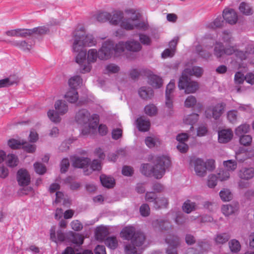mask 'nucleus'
<instances>
[{
    "mask_svg": "<svg viewBox=\"0 0 254 254\" xmlns=\"http://www.w3.org/2000/svg\"><path fill=\"white\" fill-rule=\"evenodd\" d=\"M142 49L140 43L134 40H128L126 42V49L132 52H138Z\"/></svg>",
    "mask_w": 254,
    "mask_h": 254,
    "instance_id": "obj_23",
    "label": "nucleus"
},
{
    "mask_svg": "<svg viewBox=\"0 0 254 254\" xmlns=\"http://www.w3.org/2000/svg\"><path fill=\"white\" fill-rule=\"evenodd\" d=\"M152 224L154 227L161 231H168L172 227L171 223L167 220L156 219L153 221Z\"/></svg>",
    "mask_w": 254,
    "mask_h": 254,
    "instance_id": "obj_18",
    "label": "nucleus"
},
{
    "mask_svg": "<svg viewBox=\"0 0 254 254\" xmlns=\"http://www.w3.org/2000/svg\"><path fill=\"white\" fill-rule=\"evenodd\" d=\"M223 19L229 24H235L238 21L237 14L233 9L225 8L223 10Z\"/></svg>",
    "mask_w": 254,
    "mask_h": 254,
    "instance_id": "obj_14",
    "label": "nucleus"
},
{
    "mask_svg": "<svg viewBox=\"0 0 254 254\" xmlns=\"http://www.w3.org/2000/svg\"><path fill=\"white\" fill-rule=\"evenodd\" d=\"M195 52L200 57L205 60H208L211 56V54L200 45L196 46Z\"/></svg>",
    "mask_w": 254,
    "mask_h": 254,
    "instance_id": "obj_31",
    "label": "nucleus"
},
{
    "mask_svg": "<svg viewBox=\"0 0 254 254\" xmlns=\"http://www.w3.org/2000/svg\"><path fill=\"white\" fill-rule=\"evenodd\" d=\"M33 33L32 29H18V37L24 38L31 36Z\"/></svg>",
    "mask_w": 254,
    "mask_h": 254,
    "instance_id": "obj_60",
    "label": "nucleus"
},
{
    "mask_svg": "<svg viewBox=\"0 0 254 254\" xmlns=\"http://www.w3.org/2000/svg\"><path fill=\"white\" fill-rule=\"evenodd\" d=\"M57 238L56 236L55 230L51 229L50 230V238L52 241L57 243L58 241L63 242L65 240L66 237L65 234L62 230H58L57 232Z\"/></svg>",
    "mask_w": 254,
    "mask_h": 254,
    "instance_id": "obj_22",
    "label": "nucleus"
},
{
    "mask_svg": "<svg viewBox=\"0 0 254 254\" xmlns=\"http://www.w3.org/2000/svg\"><path fill=\"white\" fill-rule=\"evenodd\" d=\"M217 175L218 176H216L213 174L210 175L208 176L207 185L209 188H214L216 185V181L217 180L222 181V178L221 177L220 173H219Z\"/></svg>",
    "mask_w": 254,
    "mask_h": 254,
    "instance_id": "obj_35",
    "label": "nucleus"
},
{
    "mask_svg": "<svg viewBox=\"0 0 254 254\" xmlns=\"http://www.w3.org/2000/svg\"><path fill=\"white\" fill-rule=\"evenodd\" d=\"M113 49V45L111 41H106L102 47L97 52L96 49H92L88 51L87 54V63H85L86 59L84 62L79 64L80 72L85 73L89 72L91 69V63H94L96 61L97 57L102 60H106L109 59L111 55V51Z\"/></svg>",
    "mask_w": 254,
    "mask_h": 254,
    "instance_id": "obj_1",
    "label": "nucleus"
},
{
    "mask_svg": "<svg viewBox=\"0 0 254 254\" xmlns=\"http://www.w3.org/2000/svg\"><path fill=\"white\" fill-rule=\"evenodd\" d=\"M222 114V103H219L214 107L208 108L205 111V117L208 119L214 118L217 120Z\"/></svg>",
    "mask_w": 254,
    "mask_h": 254,
    "instance_id": "obj_9",
    "label": "nucleus"
},
{
    "mask_svg": "<svg viewBox=\"0 0 254 254\" xmlns=\"http://www.w3.org/2000/svg\"><path fill=\"white\" fill-rule=\"evenodd\" d=\"M140 214L144 217L148 216L150 214V208L146 203L142 204L139 208Z\"/></svg>",
    "mask_w": 254,
    "mask_h": 254,
    "instance_id": "obj_58",
    "label": "nucleus"
},
{
    "mask_svg": "<svg viewBox=\"0 0 254 254\" xmlns=\"http://www.w3.org/2000/svg\"><path fill=\"white\" fill-rule=\"evenodd\" d=\"M82 82V78L79 75L70 78L68 80V84L71 89H75Z\"/></svg>",
    "mask_w": 254,
    "mask_h": 254,
    "instance_id": "obj_40",
    "label": "nucleus"
},
{
    "mask_svg": "<svg viewBox=\"0 0 254 254\" xmlns=\"http://www.w3.org/2000/svg\"><path fill=\"white\" fill-rule=\"evenodd\" d=\"M123 18V13L121 12H116L113 14V15H111V18L109 21L111 24L117 25L120 23Z\"/></svg>",
    "mask_w": 254,
    "mask_h": 254,
    "instance_id": "obj_37",
    "label": "nucleus"
},
{
    "mask_svg": "<svg viewBox=\"0 0 254 254\" xmlns=\"http://www.w3.org/2000/svg\"><path fill=\"white\" fill-rule=\"evenodd\" d=\"M250 130V126L248 124H242L238 127L235 129V134L237 135H242V134L247 133Z\"/></svg>",
    "mask_w": 254,
    "mask_h": 254,
    "instance_id": "obj_44",
    "label": "nucleus"
},
{
    "mask_svg": "<svg viewBox=\"0 0 254 254\" xmlns=\"http://www.w3.org/2000/svg\"><path fill=\"white\" fill-rule=\"evenodd\" d=\"M175 87L174 80H171L167 85L166 89V106L169 109H172L173 108V101L172 93H173L174 89Z\"/></svg>",
    "mask_w": 254,
    "mask_h": 254,
    "instance_id": "obj_13",
    "label": "nucleus"
},
{
    "mask_svg": "<svg viewBox=\"0 0 254 254\" xmlns=\"http://www.w3.org/2000/svg\"><path fill=\"white\" fill-rule=\"evenodd\" d=\"M195 205L194 202H192L190 200L186 201L183 206V211L187 213H190L194 210Z\"/></svg>",
    "mask_w": 254,
    "mask_h": 254,
    "instance_id": "obj_48",
    "label": "nucleus"
},
{
    "mask_svg": "<svg viewBox=\"0 0 254 254\" xmlns=\"http://www.w3.org/2000/svg\"><path fill=\"white\" fill-rule=\"evenodd\" d=\"M229 247L231 251L233 253H237L241 249V245L239 242L235 239L232 240L229 242Z\"/></svg>",
    "mask_w": 254,
    "mask_h": 254,
    "instance_id": "obj_47",
    "label": "nucleus"
},
{
    "mask_svg": "<svg viewBox=\"0 0 254 254\" xmlns=\"http://www.w3.org/2000/svg\"><path fill=\"white\" fill-rule=\"evenodd\" d=\"M111 42L113 43L112 42ZM112 44L114 45L113 43ZM125 49H126V42L125 43L124 42H120L116 45L115 47L113 45V49L111 51V53L113 51H114L116 53H121L123 52Z\"/></svg>",
    "mask_w": 254,
    "mask_h": 254,
    "instance_id": "obj_54",
    "label": "nucleus"
},
{
    "mask_svg": "<svg viewBox=\"0 0 254 254\" xmlns=\"http://www.w3.org/2000/svg\"><path fill=\"white\" fill-rule=\"evenodd\" d=\"M138 35L139 41L142 45L149 46L151 44L152 40L149 36L141 33L139 34Z\"/></svg>",
    "mask_w": 254,
    "mask_h": 254,
    "instance_id": "obj_53",
    "label": "nucleus"
},
{
    "mask_svg": "<svg viewBox=\"0 0 254 254\" xmlns=\"http://www.w3.org/2000/svg\"><path fill=\"white\" fill-rule=\"evenodd\" d=\"M157 198V195L153 191H147L145 194V200L149 202H153V204L156 201Z\"/></svg>",
    "mask_w": 254,
    "mask_h": 254,
    "instance_id": "obj_57",
    "label": "nucleus"
},
{
    "mask_svg": "<svg viewBox=\"0 0 254 254\" xmlns=\"http://www.w3.org/2000/svg\"><path fill=\"white\" fill-rule=\"evenodd\" d=\"M65 98L70 103H75L78 98V92L75 89H70L64 96Z\"/></svg>",
    "mask_w": 254,
    "mask_h": 254,
    "instance_id": "obj_30",
    "label": "nucleus"
},
{
    "mask_svg": "<svg viewBox=\"0 0 254 254\" xmlns=\"http://www.w3.org/2000/svg\"><path fill=\"white\" fill-rule=\"evenodd\" d=\"M90 118V114L88 111L86 109L80 110L76 114L75 121L80 125H85L87 124Z\"/></svg>",
    "mask_w": 254,
    "mask_h": 254,
    "instance_id": "obj_16",
    "label": "nucleus"
},
{
    "mask_svg": "<svg viewBox=\"0 0 254 254\" xmlns=\"http://www.w3.org/2000/svg\"><path fill=\"white\" fill-rule=\"evenodd\" d=\"M193 164L194 171L198 176L204 177L206 175V167L202 159L197 158L194 160Z\"/></svg>",
    "mask_w": 254,
    "mask_h": 254,
    "instance_id": "obj_17",
    "label": "nucleus"
},
{
    "mask_svg": "<svg viewBox=\"0 0 254 254\" xmlns=\"http://www.w3.org/2000/svg\"><path fill=\"white\" fill-rule=\"evenodd\" d=\"M139 234L143 237V240L140 241L139 238L136 239V243L133 242V239L131 241V244L126 245L125 247V252L126 254H137L136 247L142 246L145 241V236L144 234L139 231Z\"/></svg>",
    "mask_w": 254,
    "mask_h": 254,
    "instance_id": "obj_8",
    "label": "nucleus"
},
{
    "mask_svg": "<svg viewBox=\"0 0 254 254\" xmlns=\"http://www.w3.org/2000/svg\"><path fill=\"white\" fill-rule=\"evenodd\" d=\"M145 113L149 116L155 115L157 112L156 107L153 104L147 105L144 108Z\"/></svg>",
    "mask_w": 254,
    "mask_h": 254,
    "instance_id": "obj_52",
    "label": "nucleus"
},
{
    "mask_svg": "<svg viewBox=\"0 0 254 254\" xmlns=\"http://www.w3.org/2000/svg\"><path fill=\"white\" fill-rule=\"evenodd\" d=\"M101 183L103 186L107 188H112L115 184L113 178L108 177L105 175H101L100 177Z\"/></svg>",
    "mask_w": 254,
    "mask_h": 254,
    "instance_id": "obj_26",
    "label": "nucleus"
},
{
    "mask_svg": "<svg viewBox=\"0 0 254 254\" xmlns=\"http://www.w3.org/2000/svg\"><path fill=\"white\" fill-rule=\"evenodd\" d=\"M67 239L69 240L73 244H76L77 245H81L83 244L84 238L79 234L70 232L68 236Z\"/></svg>",
    "mask_w": 254,
    "mask_h": 254,
    "instance_id": "obj_27",
    "label": "nucleus"
},
{
    "mask_svg": "<svg viewBox=\"0 0 254 254\" xmlns=\"http://www.w3.org/2000/svg\"><path fill=\"white\" fill-rule=\"evenodd\" d=\"M18 159L17 157L13 154H8L6 159V164L10 167H14L17 165Z\"/></svg>",
    "mask_w": 254,
    "mask_h": 254,
    "instance_id": "obj_38",
    "label": "nucleus"
},
{
    "mask_svg": "<svg viewBox=\"0 0 254 254\" xmlns=\"http://www.w3.org/2000/svg\"><path fill=\"white\" fill-rule=\"evenodd\" d=\"M214 54L217 58H221L222 56V44L221 43H216L214 49Z\"/></svg>",
    "mask_w": 254,
    "mask_h": 254,
    "instance_id": "obj_63",
    "label": "nucleus"
},
{
    "mask_svg": "<svg viewBox=\"0 0 254 254\" xmlns=\"http://www.w3.org/2000/svg\"><path fill=\"white\" fill-rule=\"evenodd\" d=\"M198 120V115L197 114H192L188 115L184 120V122L186 124L190 125V129L193 128L192 125L194 124Z\"/></svg>",
    "mask_w": 254,
    "mask_h": 254,
    "instance_id": "obj_42",
    "label": "nucleus"
},
{
    "mask_svg": "<svg viewBox=\"0 0 254 254\" xmlns=\"http://www.w3.org/2000/svg\"><path fill=\"white\" fill-rule=\"evenodd\" d=\"M203 72V69L202 67L194 66L192 68H186L182 74H185L187 76L194 75L196 77H200Z\"/></svg>",
    "mask_w": 254,
    "mask_h": 254,
    "instance_id": "obj_20",
    "label": "nucleus"
},
{
    "mask_svg": "<svg viewBox=\"0 0 254 254\" xmlns=\"http://www.w3.org/2000/svg\"><path fill=\"white\" fill-rule=\"evenodd\" d=\"M239 209V203L233 202L231 204L223 205V214L226 216L235 214Z\"/></svg>",
    "mask_w": 254,
    "mask_h": 254,
    "instance_id": "obj_19",
    "label": "nucleus"
},
{
    "mask_svg": "<svg viewBox=\"0 0 254 254\" xmlns=\"http://www.w3.org/2000/svg\"><path fill=\"white\" fill-rule=\"evenodd\" d=\"M121 237L126 240L133 239V242L136 243V239L139 238V240L143 241V237L139 234V231H136L133 226H127L124 228L121 232Z\"/></svg>",
    "mask_w": 254,
    "mask_h": 254,
    "instance_id": "obj_7",
    "label": "nucleus"
},
{
    "mask_svg": "<svg viewBox=\"0 0 254 254\" xmlns=\"http://www.w3.org/2000/svg\"><path fill=\"white\" fill-rule=\"evenodd\" d=\"M72 166L74 168L86 169L90 163V159L87 157L73 156L71 158Z\"/></svg>",
    "mask_w": 254,
    "mask_h": 254,
    "instance_id": "obj_10",
    "label": "nucleus"
},
{
    "mask_svg": "<svg viewBox=\"0 0 254 254\" xmlns=\"http://www.w3.org/2000/svg\"><path fill=\"white\" fill-rule=\"evenodd\" d=\"M18 82L19 79L17 77L10 76L0 80V88L8 87Z\"/></svg>",
    "mask_w": 254,
    "mask_h": 254,
    "instance_id": "obj_28",
    "label": "nucleus"
},
{
    "mask_svg": "<svg viewBox=\"0 0 254 254\" xmlns=\"http://www.w3.org/2000/svg\"><path fill=\"white\" fill-rule=\"evenodd\" d=\"M239 10L243 14L246 15L252 14V9L249 4L244 1L241 3L239 6Z\"/></svg>",
    "mask_w": 254,
    "mask_h": 254,
    "instance_id": "obj_41",
    "label": "nucleus"
},
{
    "mask_svg": "<svg viewBox=\"0 0 254 254\" xmlns=\"http://www.w3.org/2000/svg\"><path fill=\"white\" fill-rule=\"evenodd\" d=\"M196 103L195 97L192 95L189 96L185 100V106L187 108L193 107Z\"/></svg>",
    "mask_w": 254,
    "mask_h": 254,
    "instance_id": "obj_55",
    "label": "nucleus"
},
{
    "mask_svg": "<svg viewBox=\"0 0 254 254\" xmlns=\"http://www.w3.org/2000/svg\"><path fill=\"white\" fill-rule=\"evenodd\" d=\"M140 97L144 100H148L152 98L154 95V91L150 87H141L138 90Z\"/></svg>",
    "mask_w": 254,
    "mask_h": 254,
    "instance_id": "obj_21",
    "label": "nucleus"
},
{
    "mask_svg": "<svg viewBox=\"0 0 254 254\" xmlns=\"http://www.w3.org/2000/svg\"><path fill=\"white\" fill-rule=\"evenodd\" d=\"M34 168L36 173L43 175L47 171L46 166L41 163L36 162L34 164Z\"/></svg>",
    "mask_w": 254,
    "mask_h": 254,
    "instance_id": "obj_51",
    "label": "nucleus"
},
{
    "mask_svg": "<svg viewBox=\"0 0 254 254\" xmlns=\"http://www.w3.org/2000/svg\"><path fill=\"white\" fill-rule=\"evenodd\" d=\"M168 247L166 250V254H178L177 249L180 245V238L173 234H168L165 239Z\"/></svg>",
    "mask_w": 254,
    "mask_h": 254,
    "instance_id": "obj_6",
    "label": "nucleus"
},
{
    "mask_svg": "<svg viewBox=\"0 0 254 254\" xmlns=\"http://www.w3.org/2000/svg\"><path fill=\"white\" fill-rule=\"evenodd\" d=\"M233 137V132L231 129H223V143L230 141Z\"/></svg>",
    "mask_w": 254,
    "mask_h": 254,
    "instance_id": "obj_50",
    "label": "nucleus"
},
{
    "mask_svg": "<svg viewBox=\"0 0 254 254\" xmlns=\"http://www.w3.org/2000/svg\"><path fill=\"white\" fill-rule=\"evenodd\" d=\"M22 148L27 153H32L36 150V146L34 144H31L26 141H24V144L22 145Z\"/></svg>",
    "mask_w": 254,
    "mask_h": 254,
    "instance_id": "obj_56",
    "label": "nucleus"
},
{
    "mask_svg": "<svg viewBox=\"0 0 254 254\" xmlns=\"http://www.w3.org/2000/svg\"><path fill=\"white\" fill-rule=\"evenodd\" d=\"M239 136V142L241 145L248 146L251 144L252 137L250 135H242Z\"/></svg>",
    "mask_w": 254,
    "mask_h": 254,
    "instance_id": "obj_46",
    "label": "nucleus"
},
{
    "mask_svg": "<svg viewBox=\"0 0 254 254\" xmlns=\"http://www.w3.org/2000/svg\"><path fill=\"white\" fill-rule=\"evenodd\" d=\"M168 205V199L164 197L158 198L153 205V207L156 209H159L162 208H166Z\"/></svg>",
    "mask_w": 254,
    "mask_h": 254,
    "instance_id": "obj_36",
    "label": "nucleus"
},
{
    "mask_svg": "<svg viewBox=\"0 0 254 254\" xmlns=\"http://www.w3.org/2000/svg\"><path fill=\"white\" fill-rule=\"evenodd\" d=\"M23 144L24 141L23 140H19L13 138L8 140L7 142L8 145L12 149H20Z\"/></svg>",
    "mask_w": 254,
    "mask_h": 254,
    "instance_id": "obj_39",
    "label": "nucleus"
},
{
    "mask_svg": "<svg viewBox=\"0 0 254 254\" xmlns=\"http://www.w3.org/2000/svg\"><path fill=\"white\" fill-rule=\"evenodd\" d=\"M56 111L54 110H49L48 112V116L50 120L55 123H59L61 121L60 115H64L67 112L68 107L64 101L58 100L55 104Z\"/></svg>",
    "mask_w": 254,
    "mask_h": 254,
    "instance_id": "obj_4",
    "label": "nucleus"
},
{
    "mask_svg": "<svg viewBox=\"0 0 254 254\" xmlns=\"http://www.w3.org/2000/svg\"><path fill=\"white\" fill-rule=\"evenodd\" d=\"M32 31L33 34L43 35L49 32V29L46 26H41L33 28Z\"/></svg>",
    "mask_w": 254,
    "mask_h": 254,
    "instance_id": "obj_59",
    "label": "nucleus"
},
{
    "mask_svg": "<svg viewBox=\"0 0 254 254\" xmlns=\"http://www.w3.org/2000/svg\"><path fill=\"white\" fill-rule=\"evenodd\" d=\"M197 246L199 248L201 253L208 251L211 248L209 242L206 240H199L197 242Z\"/></svg>",
    "mask_w": 254,
    "mask_h": 254,
    "instance_id": "obj_43",
    "label": "nucleus"
},
{
    "mask_svg": "<svg viewBox=\"0 0 254 254\" xmlns=\"http://www.w3.org/2000/svg\"><path fill=\"white\" fill-rule=\"evenodd\" d=\"M148 82L150 85L156 88H160L163 84L162 79L154 74L149 76Z\"/></svg>",
    "mask_w": 254,
    "mask_h": 254,
    "instance_id": "obj_29",
    "label": "nucleus"
},
{
    "mask_svg": "<svg viewBox=\"0 0 254 254\" xmlns=\"http://www.w3.org/2000/svg\"><path fill=\"white\" fill-rule=\"evenodd\" d=\"M109 235L108 230L104 226L97 227L95 231V238L101 242L105 241L106 238Z\"/></svg>",
    "mask_w": 254,
    "mask_h": 254,
    "instance_id": "obj_24",
    "label": "nucleus"
},
{
    "mask_svg": "<svg viewBox=\"0 0 254 254\" xmlns=\"http://www.w3.org/2000/svg\"><path fill=\"white\" fill-rule=\"evenodd\" d=\"M170 165L171 160L169 157L158 156L156 158L153 166H150L148 163L143 164L140 168V172L145 176H152L156 179H159L162 178L166 170Z\"/></svg>",
    "mask_w": 254,
    "mask_h": 254,
    "instance_id": "obj_3",
    "label": "nucleus"
},
{
    "mask_svg": "<svg viewBox=\"0 0 254 254\" xmlns=\"http://www.w3.org/2000/svg\"><path fill=\"white\" fill-rule=\"evenodd\" d=\"M30 176L26 169H20L17 173V180L19 185L27 186L30 183Z\"/></svg>",
    "mask_w": 254,
    "mask_h": 254,
    "instance_id": "obj_11",
    "label": "nucleus"
},
{
    "mask_svg": "<svg viewBox=\"0 0 254 254\" xmlns=\"http://www.w3.org/2000/svg\"><path fill=\"white\" fill-rule=\"evenodd\" d=\"M134 170L132 167L129 166H124L122 168V173L125 176H131L133 174Z\"/></svg>",
    "mask_w": 254,
    "mask_h": 254,
    "instance_id": "obj_61",
    "label": "nucleus"
},
{
    "mask_svg": "<svg viewBox=\"0 0 254 254\" xmlns=\"http://www.w3.org/2000/svg\"><path fill=\"white\" fill-rule=\"evenodd\" d=\"M136 122L137 128L139 131H147L149 130L150 126L149 121L138 118Z\"/></svg>",
    "mask_w": 254,
    "mask_h": 254,
    "instance_id": "obj_32",
    "label": "nucleus"
},
{
    "mask_svg": "<svg viewBox=\"0 0 254 254\" xmlns=\"http://www.w3.org/2000/svg\"><path fill=\"white\" fill-rule=\"evenodd\" d=\"M239 176L242 179H251L254 177V168L252 167L242 168L239 172Z\"/></svg>",
    "mask_w": 254,
    "mask_h": 254,
    "instance_id": "obj_25",
    "label": "nucleus"
},
{
    "mask_svg": "<svg viewBox=\"0 0 254 254\" xmlns=\"http://www.w3.org/2000/svg\"><path fill=\"white\" fill-rule=\"evenodd\" d=\"M106 246L111 250H115L118 246V241L115 236L107 237L104 241Z\"/></svg>",
    "mask_w": 254,
    "mask_h": 254,
    "instance_id": "obj_33",
    "label": "nucleus"
},
{
    "mask_svg": "<svg viewBox=\"0 0 254 254\" xmlns=\"http://www.w3.org/2000/svg\"><path fill=\"white\" fill-rule=\"evenodd\" d=\"M111 17V14L107 12L99 13L96 16V20L100 22H105L109 21Z\"/></svg>",
    "mask_w": 254,
    "mask_h": 254,
    "instance_id": "obj_49",
    "label": "nucleus"
},
{
    "mask_svg": "<svg viewBox=\"0 0 254 254\" xmlns=\"http://www.w3.org/2000/svg\"><path fill=\"white\" fill-rule=\"evenodd\" d=\"M96 41L91 35H85L82 30L75 32L72 49L74 52H78L75 58V62L80 64L85 60L86 51L83 49L85 47H90L95 44Z\"/></svg>",
    "mask_w": 254,
    "mask_h": 254,
    "instance_id": "obj_2",
    "label": "nucleus"
},
{
    "mask_svg": "<svg viewBox=\"0 0 254 254\" xmlns=\"http://www.w3.org/2000/svg\"><path fill=\"white\" fill-rule=\"evenodd\" d=\"M223 181L227 180L230 177V172L236 169L237 163L233 160L223 161Z\"/></svg>",
    "mask_w": 254,
    "mask_h": 254,
    "instance_id": "obj_12",
    "label": "nucleus"
},
{
    "mask_svg": "<svg viewBox=\"0 0 254 254\" xmlns=\"http://www.w3.org/2000/svg\"><path fill=\"white\" fill-rule=\"evenodd\" d=\"M106 70L109 73H116L119 72L120 67L115 64H111L106 65Z\"/></svg>",
    "mask_w": 254,
    "mask_h": 254,
    "instance_id": "obj_64",
    "label": "nucleus"
},
{
    "mask_svg": "<svg viewBox=\"0 0 254 254\" xmlns=\"http://www.w3.org/2000/svg\"><path fill=\"white\" fill-rule=\"evenodd\" d=\"M101 169L100 162L97 160H94L91 163L89 169H86L84 170L85 175H89L92 173L93 171H99Z\"/></svg>",
    "mask_w": 254,
    "mask_h": 254,
    "instance_id": "obj_34",
    "label": "nucleus"
},
{
    "mask_svg": "<svg viewBox=\"0 0 254 254\" xmlns=\"http://www.w3.org/2000/svg\"><path fill=\"white\" fill-rule=\"evenodd\" d=\"M178 87L180 89H183L187 94L195 92L198 88L197 82L192 81L190 77L185 74H182L179 79Z\"/></svg>",
    "mask_w": 254,
    "mask_h": 254,
    "instance_id": "obj_5",
    "label": "nucleus"
},
{
    "mask_svg": "<svg viewBox=\"0 0 254 254\" xmlns=\"http://www.w3.org/2000/svg\"><path fill=\"white\" fill-rule=\"evenodd\" d=\"M73 178L71 176H68L65 179V182L70 185V189L71 190H77L80 187L81 184L79 182H73Z\"/></svg>",
    "mask_w": 254,
    "mask_h": 254,
    "instance_id": "obj_45",
    "label": "nucleus"
},
{
    "mask_svg": "<svg viewBox=\"0 0 254 254\" xmlns=\"http://www.w3.org/2000/svg\"><path fill=\"white\" fill-rule=\"evenodd\" d=\"M69 166V160L67 158L63 159L61 163V172L65 173L67 172Z\"/></svg>",
    "mask_w": 254,
    "mask_h": 254,
    "instance_id": "obj_62",
    "label": "nucleus"
},
{
    "mask_svg": "<svg viewBox=\"0 0 254 254\" xmlns=\"http://www.w3.org/2000/svg\"><path fill=\"white\" fill-rule=\"evenodd\" d=\"M7 43L10 44L11 45L18 47L24 51L29 52L34 44L33 41L27 42L25 40L22 41H8Z\"/></svg>",
    "mask_w": 254,
    "mask_h": 254,
    "instance_id": "obj_15",
    "label": "nucleus"
}]
</instances>
